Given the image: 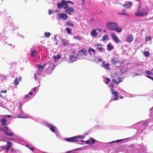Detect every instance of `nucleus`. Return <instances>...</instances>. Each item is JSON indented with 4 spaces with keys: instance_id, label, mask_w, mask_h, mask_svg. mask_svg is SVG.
I'll return each instance as SVG.
<instances>
[{
    "instance_id": "obj_43",
    "label": "nucleus",
    "mask_w": 153,
    "mask_h": 153,
    "mask_svg": "<svg viewBox=\"0 0 153 153\" xmlns=\"http://www.w3.org/2000/svg\"><path fill=\"white\" fill-rule=\"evenodd\" d=\"M97 141L95 140L93 138L91 140V144H93L94 143H95V141Z\"/></svg>"
},
{
    "instance_id": "obj_45",
    "label": "nucleus",
    "mask_w": 153,
    "mask_h": 153,
    "mask_svg": "<svg viewBox=\"0 0 153 153\" xmlns=\"http://www.w3.org/2000/svg\"><path fill=\"white\" fill-rule=\"evenodd\" d=\"M118 80H119V82H121L123 80V78L120 77L119 78Z\"/></svg>"
},
{
    "instance_id": "obj_6",
    "label": "nucleus",
    "mask_w": 153,
    "mask_h": 153,
    "mask_svg": "<svg viewBox=\"0 0 153 153\" xmlns=\"http://www.w3.org/2000/svg\"><path fill=\"white\" fill-rule=\"evenodd\" d=\"M79 137L78 136H74L71 137L66 138V140L68 142H75L78 141V140H76L77 138H79Z\"/></svg>"
},
{
    "instance_id": "obj_31",
    "label": "nucleus",
    "mask_w": 153,
    "mask_h": 153,
    "mask_svg": "<svg viewBox=\"0 0 153 153\" xmlns=\"http://www.w3.org/2000/svg\"><path fill=\"white\" fill-rule=\"evenodd\" d=\"M108 35H104L102 38L103 41H105L108 39Z\"/></svg>"
},
{
    "instance_id": "obj_5",
    "label": "nucleus",
    "mask_w": 153,
    "mask_h": 153,
    "mask_svg": "<svg viewBox=\"0 0 153 153\" xmlns=\"http://www.w3.org/2000/svg\"><path fill=\"white\" fill-rule=\"evenodd\" d=\"M12 117V116L11 115H5L4 116V118L2 119L1 121L2 124H6L7 122L8 121V119Z\"/></svg>"
},
{
    "instance_id": "obj_52",
    "label": "nucleus",
    "mask_w": 153,
    "mask_h": 153,
    "mask_svg": "<svg viewBox=\"0 0 153 153\" xmlns=\"http://www.w3.org/2000/svg\"><path fill=\"white\" fill-rule=\"evenodd\" d=\"M6 92H7L6 90H4V91L2 90L1 91V93L4 92V93H6Z\"/></svg>"
},
{
    "instance_id": "obj_21",
    "label": "nucleus",
    "mask_w": 153,
    "mask_h": 153,
    "mask_svg": "<svg viewBox=\"0 0 153 153\" xmlns=\"http://www.w3.org/2000/svg\"><path fill=\"white\" fill-rule=\"evenodd\" d=\"M91 34L93 37H96L97 35L96 30L95 29H93L91 32Z\"/></svg>"
},
{
    "instance_id": "obj_27",
    "label": "nucleus",
    "mask_w": 153,
    "mask_h": 153,
    "mask_svg": "<svg viewBox=\"0 0 153 153\" xmlns=\"http://www.w3.org/2000/svg\"><path fill=\"white\" fill-rule=\"evenodd\" d=\"M50 128L51 130L53 132H54L56 131V129L53 125L50 126Z\"/></svg>"
},
{
    "instance_id": "obj_20",
    "label": "nucleus",
    "mask_w": 153,
    "mask_h": 153,
    "mask_svg": "<svg viewBox=\"0 0 153 153\" xmlns=\"http://www.w3.org/2000/svg\"><path fill=\"white\" fill-rule=\"evenodd\" d=\"M104 62H105L104 61L102 62L103 64L102 65V66L104 68L106 69H108L109 68V64L108 63L104 64Z\"/></svg>"
},
{
    "instance_id": "obj_37",
    "label": "nucleus",
    "mask_w": 153,
    "mask_h": 153,
    "mask_svg": "<svg viewBox=\"0 0 153 153\" xmlns=\"http://www.w3.org/2000/svg\"><path fill=\"white\" fill-rule=\"evenodd\" d=\"M53 13V11L52 10H49L48 14L49 15H51Z\"/></svg>"
},
{
    "instance_id": "obj_33",
    "label": "nucleus",
    "mask_w": 153,
    "mask_h": 153,
    "mask_svg": "<svg viewBox=\"0 0 153 153\" xmlns=\"http://www.w3.org/2000/svg\"><path fill=\"white\" fill-rule=\"evenodd\" d=\"M90 51H91V52H92L93 54H95V51L93 49L91 48H89V52H90Z\"/></svg>"
},
{
    "instance_id": "obj_4",
    "label": "nucleus",
    "mask_w": 153,
    "mask_h": 153,
    "mask_svg": "<svg viewBox=\"0 0 153 153\" xmlns=\"http://www.w3.org/2000/svg\"><path fill=\"white\" fill-rule=\"evenodd\" d=\"M1 131H4V133L6 135H8L10 136H13L14 134L12 132H7V131H10V130L8 127H6L4 129L2 128L1 127L0 128Z\"/></svg>"
},
{
    "instance_id": "obj_56",
    "label": "nucleus",
    "mask_w": 153,
    "mask_h": 153,
    "mask_svg": "<svg viewBox=\"0 0 153 153\" xmlns=\"http://www.w3.org/2000/svg\"><path fill=\"white\" fill-rule=\"evenodd\" d=\"M146 76L148 77V78H150V79H151L152 78V77L148 76V75H146Z\"/></svg>"
},
{
    "instance_id": "obj_50",
    "label": "nucleus",
    "mask_w": 153,
    "mask_h": 153,
    "mask_svg": "<svg viewBox=\"0 0 153 153\" xmlns=\"http://www.w3.org/2000/svg\"><path fill=\"white\" fill-rule=\"evenodd\" d=\"M110 86H111V88H111L113 89V88L114 87V85L113 84H112L110 85Z\"/></svg>"
},
{
    "instance_id": "obj_44",
    "label": "nucleus",
    "mask_w": 153,
    "mask_h": 153,
    "mask_svg": "<svg viewBox=\"0 0 153 153\" xmlns=\"http://www.w3.org/2000/svg\"><path fill=\"white\" fill-rule=\"evenodd\" d=\"M67 24L68 26H70L71 27H73L74 26V25L72 24L70 22H68Z\"/></svg>"
},
{
    "instance_id": "obj_63",
    "label": "nucleus",
    "mask_w": 153,
    "mask_h": 153,
    "mask_svg": "<svg viewBox=\"0 0 153 153\" xmlns=\"http://www.w3.org/2000/svg\"><path fill=\"white\" fill-rule=\"evenodd\" d=\"M2 76V77L3 78H5L6 77V76Z\"/></svg>"
},
{
    "instance_id": "obj_7",
    "label": "nucleus",
    "mask_w": 153,
    "mask_h": 153,
    "mask_svg": "<svg viewBox=\"0 0 153 153\" xmlns=\"http://www.w3.org/2000/svg\"><path fill=\"white\" fill-rule=\"evenodd\" d=\"M74 10L72 7H68L65 10V12L68 14L71 15L72 13H74Z\"/></svg>"
},
{
    "instance_id": "obj_28",
    "label": "nucleus",
    "mask_w": 153,
    "mask_h": 153,
    "mask_svg": "<svg viewBox=\"0 0 153 153\" xmlns=\"http://www.w3.org/2000/svg\"><path fill=\"white\" fill-rule=\"evenodd\" d=\"M153 71V69H152L150 71H146V73L148 74L152 75V74H153V73L152 72Z\"/></svg>"
},
{
    "instance_id": "obj_26",
    "label": "nucleus",
    "mask_w": 153,
    "mask_h": 153,
    "mask_svg": "<svg viewBox=\"0 0 153 153\" xmlns=\"http://www.w3.org/2000/svg\"><path fill=\"white\" fill-rule=\"evenodd\" d=\"M123 140H124V139L118 140H117L116 141H113L110 142L109 143L111 144V143H114L115 142L118 143V142H120L121 141H123Z\"/></svg>"
},
{
    "instance_id": "obj_61",
    "label": "nucleus",
    "mask_w": 153,
    "mask_h": 153,
    "mask_svg": "<svg viewBox=\"0 0 153 153\" xmlns=\"http://www.w3.org/2000/svg\"><path fill=\"white\" fill-rule=\"evenodd\" d=\"M29 94L30 95H32L33 94L32 92H30L29 93Z\"/></svg>"
},
{
    "instance_id": "obj_57",
    "label": "nucleus",
    "mask_w": 153,
    "mask_h": 153,
    "mask_svg": "<svg viewBox=\"0 0 153 153\" xmlns=\"http://www.w3.org/2000/svg\"><path fill=\"white\" fill-rule=\"evenodd\" d=\"M34 78H35V80L37 79V77L36 76V74H35V76H34Z\"/></svg>"
},
{
    "instance_id": "obj_36",
    "label": "nucleus",
    "mask_w": 153,
    "mask_h": 153,
    "mask_svg": "<svg viewBox=\"0 0 153 153\" xmlns=\"http://www.w3.org/2000/svg\"><path fill=\"white\" fill-rule=\"evenodd\" d=\"M141 75H142L141 74L139 73H135L133 74L132 76L134 77L136 76H140Z\"/></svg>"
},
{
    "instance_id": "obj_23",
    "label": "nucleus",
    "mask_w": 153,
    "mask_h": 153,
    "mask_svg": "<svg viewBox=\"0 0 153 153\" xmlns=\"http://www.w3.org/2000/svg\"><path fill=\"white\" fill-rule=\"evenodd\" d=\"M61 56L59 55H57V56H55L53 57L54 60L55 62L56 61L57 59H58L60 58Z\"/></svg>"
},
{
    "instance_id": "obj_41",
    "label": "nucleus",
    "mask_w": 153,
    "mask_h": 153,
    "mask_svg": "<svg viewBox=\"0 0 153 153\" xmlns=\"http://www.w3.org/2000/svg\"><path fill=\"white\" fill-rule=\"evenodd\" d=\"M7 146H10V148L12 146V143L11 142H7Z\"/></svg>"
},
{
    "instance_id": "obj_35",
    "label": "nucleus",
    "mask_w": 153,
    "mask_h": 153,
    "mask_svg": "<svg viewBox=\"0 0 153 153\" xmlns=\"http://www.w3.org/2000/svg\"><path fill=\"white\" fill-rule=\"evenodd\" d=\"M107 47H108V50L109 51H111L113 48L112 46L110 44L108 45Z\"/></svg>"
},
{
    "instance_id": "obj_59",
    "label": "nucleus",
    "mask_w": 153,
    "mask_h": 153,
    "mask_svg": "<svg viewBox=\"0 0 153 153\" xmlns=\"http://www.w3.org/2000/svg\"><path fill=\"white\" fill-rule=\"evenodd\" d=\"M44 123L45 124H48V122L47 121H45Z\"/></svg>"
},
{
    "instance_id": "obj_49",
    "label": "nucleus",
    "mask_w": 153,
    "mask_h": 153,
    "mask_svg": "<svg viewBox=\"0 0 153 153\" xmlns=\"http://www.w3.org/2000/svg\"><path fill=\"white\" fill-rule=\"evenodd\" d=\"M30 97V96L28 94L26 95L25 96V98L27 99L29 98Z\"/></svg>"
},
{
    "instance_id": "obj_39",
    "label": "nucleus",
    "mask_w": 153,
    "mask_h": 153,
    "mask_svg": "<svg viewBox=\"0 0 153 153\" xmlns=\"http://www.w3.org/2000/svg\"><path fill=\"white\" fill-rule=\"evenodd\" d=\"M112 81L113 82L115 83L117 85L119 84V83L118 81H116L114 79H112Z\"/></svg>"
},
{
    "instance_id": "obj_8",
    "label": "nucleus",
    "mask_w": 153,
    "mask_h": 153,
    "mask_svg": "<svg viewBox=\"0 0 153 153\" xmlns=\"http://www.w3.org/2000/svg\"><path fill=\"white\" fill-rule=\"evenodd\" d=\"M111 36L112 38L116 43L118 44L120 43V39L115 33H111Z\"/></svg>"
},
{
    "instance_id": "obj_32",
    "label": "nucleus",
    "mask_w": 153,
    "mask_h": 153,
    "mask_svg": "<svg viewBox=\"0 0 153 153\" xmlns=\"http://www.w3.org/2000/svg\"><path fill=\"white\" fill-rule=\"evenodd\" d=\"M44 34L45 36L48 37L51 35V33L49 32H45Z\"/></svg>"
},
{
    "instance_id": "obj_24",
    "label": "nucleus",
    "mask_w": 153,
    "mask_h": 153,
    "mask_svg": "<svg viewBox=\"0 0 153 153\" xmlns=\"http://www.w3.org/2000/svg\"><path fill=\"white\" fill-rule=\"evenodd\" d=\"M57 6L60 9H62L63 7V5L61 3V1L60 2H58L57 3Z\"/></svg>"
},
{
    "instance_id": "obj_13",
    "label": "nucleus",
    "mask_w": 153,
    "mask_h": 153,
    "mask_svg": "<svg viewBox=\"0 0 153 153\" xmlns=\"http://www.w3.org/2000/svg\"><path fill=\"white\" fill-rule=\"evenodd\" d=\"M60 41L64 46H66L68 45V42L66 39H61Z\"/></svg>"
},
{
    "instance_id": "obj_15",
    "label": "nucleus",
    "mask_w": 153,
    "mask_h": 153,
    "mask_svg": "<svg viewBox=\"0 0 153 153\" xmlns=\"http://www.w3.org/2000/svg\"><path fill=\"white\" fill-rule=\"evenodd\" d=\"M68 16L65 13L59 14V17L60 19H66L68 17Z\"/></svg>"
},
{
    "instance_id": "obj_25",
    "label": "nucleus",
    "mask_w": 153,
    "mask_h": 153,
    "mask_svg": "<svg viewBox=\"0 0 153 153\" xmlns=\"http://www.w3.org/2000/svg\"><path fill=\"white\" fill-rule=\"evenodd\" d=\"M115 30L117 32L120 33L122 31V29H121L118 27V25L117 26V27H116V28L115 29Z\"/></svg>"
},
{
    "instance_id": "obj_11",
    "label": "nucleus",
    "mask_w": 153,
    "mask_h": 153,
    "mask_svg": "<svg viewBox=\"0 0 153 153\" xmlns=\"http://www.w3.org/2000/svg\"><path fill=\"white\" fill-rule=\"evenodd\" d=\"M61 3L63 5V8L65 9L69 7V5L67 3V1L64 0L61 1Z\"/></svg>"
},
{
    "instance_id": "obj_48",
    "label": "nucleus",
    "mask_w": 153,
    "mask_h": 153,
    "mask_svg": "<svg viewBox=\"0 0 153 153\" xmlns=\"http://www.w3.org/2000/svg\"><path fill=\"white\" fill-rule=\"evenodd\" d=\"M85 143L87 144H89L90 143V140H87L85 141Z\"/></svg>"
},
{
    "instance_id": "obj_18",
    "label": "nucleus",
    "mask_w": 153,
    "mask_h": 153,
    "mask_svg": "<svg viewBox=\"0 0 153 153\" xmlns=\"http://www.w3.org/2000/svg\"><path fill=\"white\" fill-rule=\"evenodd\" d=\"M110 91L111 92L112 95H114L115 96H117L118 92L117 91H116L115 90L113 89L112 88H111L110 90Z\"/></svg>"
},
{
    "instance_id": "obj_55",
    "label": "nucleus",
    "mask_w": 153,
    "mask_h": 153,
    "mask_svg": "<svg viewBox=\"0 0 153 153\" xmlns=\"http://www.w3.org/2000/svg\"><path fill=\"white\" fill-rule=\"evenodd\" d=\"M29 148L30 149H31V150H32L33 151H34L33 150L35 149H34V148H30H30Z\"/></svg>"
},
{
    "instance_id": "obj_30",
    "label": "nucleus",
    "mask_w": 153,
    "mask_h": 153,
    "mask_svg": "<svg viewBox=\"0 0 153 153\" xmlns=\"http://www.w3.org/2000/svg\"><path fill=\"white\" fill-rule=\"evenodd\" d=\"M143 54L146 57H148L149 56V53L148 51H146V52H144Z\"/></svg>"
},
{
    "instance_id": "obj_51",
    "label": "nucleus",
    "mask_w": 153,
    "mask_h": 153,
    "mask_svg": "<svg viewBox=\"0 0 153 153\" xmlns=\"http://www.w3.org/2000/svg\"><path fill=\"white\" fill-rule=\"evenodd\" d=\"M148 123V120H146L145 121V122L144 123H143V124H147Z\"/></svg>"
},
{
    "instance_id": "obj_60",
    "label": "nucleus",
    "mask_w": 153,
    "mask_h": 153,
    "mask_svg": "<svg viewBox=\"0 0 153 153\" xmlns=\"http://www.w3.org/2000/svg\"><path fill=\"white\" fill-rule=\"evenodd\" d=\"M141 7H140V5H139V6H138V11L139 10H140V9Z\"/></svg>"
},
{
    "instance_id": "obj_10",
    "label": "nucleus",
    "mask_w": 153,
    "mask_h": 153,
    "mask_svg": "<svg viewBox=\"0 0 153 153\" xmlns=\"http://www.w3.org/2000/svg\"><path fill=\"white\" fill-rule=\"evenodd\" d=\"M47 65H51L52 64H51V63L50 62H48L47 63H46L44 65L38 64L37 65V66L38 67L39 70H42Z\"/></svg>"
},
{
    "instance_id": "obj_53",
    "label": "nucleus",
    "mask_w": 153,
    "mask_h": 153,
    "mask_svg": "<svg viewBox=\"0 0 153 153\" xmlns=\"http://www.w3.org/2000/svg\"><path fill=\"white\" fill-rule=\"evenodd\" d=\"M42 71H38L37 72V74H40L42 72Z\"/></svg>"
},
{
    "instance_id": "obj_29",
    "label": "nucleus",
    "mask_w": 153,
    "mask_h": 153,
    "mask_svg": "<svg viewBox=\"0 0 153 153\" xmlns=\"http://www.w3.org/2000/svg\"><path fill=\"white\" fill-rule=\"evenodd\" d=\"M71 29H70L69 27H67L66 29V31L67 33L69 34H70L71 33Z\"/></svg>"
},
{
    "instance_id": "obj_3",
    "label": "nucleus",
    "mask_w": 153,
    "mask_h": 153,
    "mask_svg": "<svg viewBox=\"0 0 153 153\" xmlns=\"http://www.w3.org/2000/svg\"><path fill=\"white\" fill-rule=\"evenodd\" d=\"M147 9L144 8L141 10H139L135 13V15L138 16H143L147 13Z\"/></svg>"
},
{
    "instance_id": "obj_2",
    "label": "nucleus",
    "mask_w": 153,
    "mask_h": 153,
    "mask_svg": "<svg viewBox=\"0 0 153 153\" xmlns=\"http://www.w3.org/2000/svg\"><path fill=\"white\" fill-rule=\"evenodd\" d=\"M81 57V56H79V55H78V53L76 55L75 52L73 51L72 53L69 56L70 62H73L76 61L78 58H80Z\"/></svg>"
},
{
    "instance_id": "obj_34",
    "label": "nucleus",
    "mask_w": 153,
    "mask_h": 153,
    "mask_svg": "<svg viewBox=\"0 0 153 153\" xmlns=\"http://www.w3.org/2000/svg\"><path fill=\"white\" fill-rule=\"evenodd\" d=\"M94 61H97V62H100V61H102V59H100V58H96L95 60L94 59Z\"/></svg>"
},
{
    "instance_id": "obj_42",
    "label": "nucleus",
    "mask_w": 153,
    "mask_h": 153,
    "mask_svg": "<svg viewBox=\"0 0 153 153\" xmlns=\"http://www.w3.org/2000/svg\"><path fill=\"white\" fill-rule=\"evenodd\" d=\"M88 54L89 55V56H90L93 55H94V54H93L92 52H91V51H90V52H89V49L88 50Z\"/></svg>"
},
{
    "instance_id": "obj_38",
    "label": "nucleus",
    "mask_w": 153,
    "mask_h": 153,
    "mask_svg": "<svg viewBox=\"0 0 153 153\" xmlns=\"http://www.w3.org/2000/svg\"><path fill=\"white\" fill-rule=\"evenodd\" d=\"M74 39H78L79 40H80L81 39V38L80 36H74Z\"/></svg>"
},
{
    "instance_id": "obj_62",
    "label": "nucleus",
    "mask_w": 153,
    "mask_h": 153,
    "mask_svg": "<svg viewBox=\"0 0 153 153\" xmlns=\"http://www.w3.org/2000/svg\"><path fill=\"white\" fill-rule=\"evenodd\" d=\"M67 1V3H71V2L70 1Z\"/></svg>"
},
{
    "instance_id": "obj_58",
    "label": "nucleus",
    "mask_w": 153,
    "mask_h": 153,
    "mask_svg": "<svg viewBox=\"0 0 153 153\" xmlns=\"http://www.w3.org/2000/svg\"><path fill=\"white\" fill-rule=\"evenodd\" d=\"M107 80V81L109 82L110 81V79L109 78H106V79Z\"/></svg>"
},
{
    "instance_id": "obj_19",
    "label": "nucleus",
    "mask_w": 153,
    "mask_h": 153,
    "mask_svg": "<svg viewBox=\"0 0 153 153\" xmlns=\"http://www.w3.org/2000/svg\"><path fill=\"white\" fill-rule=\"evenodd\" d=\"M22 78L21 77H19V78H16L15 80L14 81V84L16 85H17L19 83V81Z\"/></svg>"
},
{
    "instance_id": "obj_54",
    "label": "nucleus",
    "mask_w": 153,
    "mask_h": 153,
    "mask_svg": "<svg viewBox=\"0 0 153 153\" xmlns=\"http://www.w3.org/2000/svg\"><path fill=\"white\" fill-rule=\"evenodd\" d=\"M53 67L52 68H51V69L52 71H53L54 70V68H55L54 65H53Z\"/></svg>"
},
{
    "instance_id": "obj_9",
    "label": "nucleus",
    "mask_w": 153,
    "mask_h": 153,
    "mask_svg": "<svg viewBox=\"0 0 153 153\" xmlns=\"http://www.w3.org/2000/svg\"><path fill=\"white\" fill-rule=\"evenodd\" d=\"M88 51L84 50V49H82L80 52L78 53V55H79V56H86L88 55Z\"/></svg>"
},
{
    "instance_id": "obj_64",
    "label": "nucleus",
    "mask_w": 153,
    "mask_h": 153,
    "mask_svg": "<svg viewBox=\"0 0 153 153\" xmlns=\"http://www.w3.org/2000/svg\"><path fill=\"white\" fill-rule=\"evenodd\" d=\"M56 36L55 35H54V39H55V40H56Z\"/></svg>"
},
{
    "instance_id": "obj_22",
    "label": "nucleus",
    "mask_w": 153,
    "mask_h": 153,
    "mask_svg": "<svg viewBox=\"0 0 153 153\" xmlns=\"http://www.w3.org/2000/svg\"><path fill=\"white\" fill-rule=\"evenodd\" d=\"M127 40L128 42H131L133 40V37L131 35L128 36L127 38Z\"/></svg>"
},
{
    "instance_id": "obj_12",
    "label": "nucleus",
    "mask_w": 153,
    "mask_h": 153,
    "mask_svg": "<svg viewBox=\"0 0 153 153\" xmlns=\"http://www.w3.org/2000/svg\"><path fill=\"white\" fill-rule=\"evenodd\" d=\"M95 47L97 49H99L100 51H102L104 48L102 47V45L100 44H95Z\"/></svg>"
},
{
    "instance_id": "obj_1",
    "label": "nucleus",
    "mask_w": 153,
    "mask_h": 153,
    "mask_svg": "<svg viewBox=\"0 0 153 153\" xmlns=\"http://www.w3.org/2000/svg\"><path fill=\"white\" fill-rule=\"evenodd\" d=\"M118 26V24L114 22H108L106 25V28L109 30H114Z\"/></svg>"
},
{
    "instance_id": "obj_16",
    "label": "nucleus",
    "mask_w": 153,
    "mask_h": 153,
    "mask_svg": "<svg viewBox=\"0 0 153 153\" xmlns=\"http://www.w3.org/2000/svg\"><path fill=\"white\" fill-rule=\"evenodd\" d=\"M37 54V52L35 50H31L30 54L31 56L35 57L36 56Z\"/></svg>"
},
{
    "instance_id": "obj_47",
    "label": "nucleus",
    "mask_w": 153,
    "mask_h": 153,
    "mask_svg": "<svg viewBox=\"0 0 153 153\" xmlns=\"http://www.w3.org/2000/svg\"><path fill=\"white\" fill-rule=\"evenodd\" d=\"M119 97V96H117H117H115V97L114 98V100H118V97Z\"/></svg>"
},
{
    "instance_id": "obj_14",
    "label": "nucleus",
    "mask_w": 153,
    "mask_h": 153,
    "mask_svg": "<svg viewBox=\"0 0 153 153\" xmlns=\"http://www.w3.org/2000/svg\"><path fill=\"white\" fill-rule=\"evenodd\" d=\"M132 4V3L131 2H126L123 5V7L125 8H129L131 6Z\"/></svg>"
},
{
    "instance_id": "obj_17",
    "label": "nucleus",
    "mask_w": 153,
    "mask_h": 153,
    "mask_svg": "<svg viewBox=\"0 0 153 153\" xmlns=\"http://www.w3.org/2000/svg\"><path fill=\"white\" fill-rule=\"evenodd\" d=\"M111 61L112 62V64H113L114 65H115V64L119 62V61L118 60H117V59L115 58L114 57H113Z\"/></svg>"
},
{
    "instance_id": "obj_46",
    "label": "nucleus",
    "mask_w": 153,
    "mask_h": 153,
    "mask_svg": "<svg viewBox=\"0 0 153 153\" xmlns=\"http://www.w3.org/2000/svg\"><path fill=\"white\" fill-rule=\"evenodd\" d=\"M10 148V146H7L6 147V150L7 151H8L9 150V149Z\"/></svg>"
},
{
    "instance_id": "obj_40",
    "label": "nucleus",
    "mask_w": 153,
    "mask_h": 153,
    "mask_svg": "<svg viewBox=\"0 0 153 153\" xmlns=\"http://www.w3.org/2000/svg\"><path fill=\"white\" fill-rule=\"evenodd\" d=\"M151 38L149 36H147V37H146L145 38V39L146 41H148L151 39Z\"/></svg>"
}]
</instances>
